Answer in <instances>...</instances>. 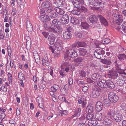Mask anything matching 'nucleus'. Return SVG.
<instances>
[{
    "instance_id": "6ab92c4d",
    "label": "nucleus",
    "mask_w": 126,
    "mask_h": 126,
    "mask_svg": "<svg viewBox=\"0 0 126 126\" xmlns=\"http://www.w3.org/2000/svg\"><path fill=\"white\" fill-rule=\"evenodd\" d=\"M106 86L110 88H113L114 87V85L112 81L110 80L106 81L105 83Z\"/></svg>"
},
{
    "instance_id": "0eeeda50",
    "label": "nucleus",
    "mask_w": 126,
    "mask_h": 126,
    "mask_svg": "<svg viewBox=\"0 0 126 126\" xmlns=\"http://www.w3.org/2000/svg\"><path fill=\"white\" fill-rule=\"evenodd\" d=\"M125 68V64L124 63H122L121 64H118L115 66L116 69V72L119 74H123L124 73V69Z\"/></svg>"
},
{
    "instance_id": "2eb2a0df",
    "label": "nucleus",
    "mask_w": 126,
    "mask_h": 126,
    "mask_svg": "<svg viewBox=\"0 0 126 126\" xmlns=\"http://www.w3.org/2000/svg\"><path fill=\"white\" fill-rule=\"evenodd\" d=\"M86 112L88 113H92L94 111V107L93 105L89 104L87 107Z\"/></svg>"
},
{
    "instance_id": "b1692460",
    "label": "nucleus",
    "mask_w": 126,
    "mask_h": 126,
    "mask_svg": "<svg viewBox=\"0 0 126 126\" xmlns=\"http://www.w3.org/2000/svg\"><path fill=\"white\" fill-rule=\"evenodd\" d=\"M63 0H53V3L57 6H60L63 4Z\"/></svg>"
},
{
    "instance_id": "3c124183",
    "label": "nucleus",
    "mask_w": 126,
    "mask_h": 126,
    "mask_svg": "<svg viewBox=\"0 0 126 126\" xmlns=\"http://www.w3.org/2000/svg\"><path fill=\"white\" fill-rule=\"evenodd\" d=\"M125 79L123 78L122 79H120L118 80V82L119 83V85H123L125 83Z\"/></svg>"
},
{
    "instance_id": "69168bd1",
    "label": "nucleus",
    "mask_w": 126,
    "mask_h": 126,
    "mask_svg": "<svg viewBox=\"0 0 126 126\" xmlns=\"http://www.w3.org/2000/svg\"><path fill=\"white\" fill-rule=\"evenodd\" d=\"M87 102L86 101V99L85 98L84 100L82 102V106L83 108H84L85 107Z\"/></svg>"
},
{
    "instance_id": "1a4fd4ad",
    "label": "nucleus",
    "mask_w": 126,
    "mask_h": 126,
    "mask_svg": "<svg viewBox=\"0 0 126 126\" xmlns=\"http://www.w3.org/2000/svg\"><path fill=\"white\" fill-rule=\"evenodd\" d=\"M101 92L100 89L93 90L90 92V95L92 97H97L99 96Z\"/></svg>"
},
{
    "instance_id": "39448f33",
    "label": "nucleus",
    "mask_w": 126,
    "mask_h": 126,
    "mask_svg": "<svg viewBox=\"0 0 126 126\" xmlns=\"http://www.w3.org/2000/svg\"><path fill=\"white\" fill-rule=\"evenodd\" d=\"M49 48L52 53H53L54 52V49L57 50H61L63 48V44H59L55 43L53 48L52 46H50Z\"/></svg>"
},
{
    "instance_id": "4c0bfd02",
    "label": "nucleus",
    "mask_w": 126,
    "mask_h": 126,
    "mask_svg": "<svg viewBox=\"0 0 126 126\" xmlns=\"http://www.w3.org/2000/svg\"><path fill=\"white\" fill-rule=\"evenodd\" d=\"M59 88V86L57 85H54L51 88V90L54 92H56Z\"/></svg>"
},
{
    "instance_id": "0e129e2a",
    "label": "nucleus",
    "mask_w": 126,
    "mask_h": 126,
    "mask_svg": "<svg viewBox=\"0 0 126 126\" xmlns=\"http://www.w3.org/2000/svg\"><path fill=\"white\" fill-rule=\"evenodd\" d=\"M42 34L45 38H47L49 33L48 32H42Z\"/></svg>"
},
{
    "instance_id": "79ce46f5",
    "label": "nucleus",
    "mask_w": 126,
    "mask_h": 126,
    "mask_svg": "<svg viewBox=\"0 0 126 126\" xmlns=\"http://www.w3.org/2000/svg\"><path fill=\"white\" fill-rule=\"evenodd\" d=\"M77 47H85L86 46V43L84 42H78L77 43Z\"/></svg>"
},
{
    "instance_id": "a19ab883",
    "label": "nucleus",
    "mask_w": 126,
    "mask_h": 126,
    "mask_svg": "<svg viewBox=\"0 0 126 126\" xmlns=\"http://www.w3.org/2000/svg\"><path fill=\"white\" fill-rule=\"evenodd\" d=\"M36 101L38 104L43 103L44 102L43 101V98L40 96L39 95V96L37 98Z\"/></svg>"
},
{
    "instance_id": "72a5a7b5",
    "label": "nucleus",
    "mask_w": 126,
    "mask_h": 126,
    "mask_svg": "<svg viewBox=\"0 0 126 126\" xmlns=\"http://www.w3.org/2000/svg\"><path fill=\"white\" fill-rule=\"evenodd\" d=\"M97 123V121L94 120H89L88 123L87 125L90 126H95Z\"/></svg>"
},
{
    "instance_id": "a878e982",
    "label": "nucleus",
    "mask_w": 126,
    "mask_h": 126,
    "mask_svg": "<svg viewBox=\"0 0 126 126\" xmlns=\"http://www.w3.org/2000/svg\"><path fill=\"white\" fill-rule=\"evenodd\" d=\"M80 27L81 28L88 30L89 25L86 23L82 22L81 23Z\"/></svg>"
},
{
    "instance_id": "f257e3e1",
    "label": "nucleus",
    "mask_w": 126,
    "mask_h": 126,
    "mask_svg": "<svg viewBox=\"0 0 126 126\" xmlns=\"http://www.w3.org/2000/svg\"><path fill=\"white\" fill-rule=\"evenodd\" d=\"M60 21H58L57 19H54L52 22L50 23L49 27L48 28V31L54 33H60L62 31L60 26Z\"/></svg>"
},
{
    "instance_id": "473e14b6",
    "label": "nucleus",
    "mask_w": 126,
    "mask_h": 126,
    "mask_svg": "<svg viewBox=\"0 0 126 126\" xmlns=\"http://www.w3.org/2000/svg\"><path fill=\"white\" fill-rule=\"evenodd\" d=\"M73 5L76 8H78L80 6V4L78 0H71Z\"/></svg>"
},
{
    "instance_id": "20e7f679",
    "label": "nucleus",
    "mask_w": 126,
    "mask_h": 126,
    "mask_svg": "<svg viewBox=\"0 0 126 126\" xmlns=\"http://www.w3.org/2000/svg\"><path fill=\"white\" fill-rule=\"evenodd\" d=\"M113 116V118L115 121L117 122H119L123 120L124 117V116L122 113L119 112L117 110Z\"/></svg>"
},
{
    "instance_id": "603ef678",
    "label": "nucleus",
    "mask_w": 126,
    "mask_h": 126,
    "mask_svg": "<svg viewBox=\"0 0 126 126\" xmlns=\"http://www.w3.org/2000/svg\"><path fill=\"white\" fill-rule=\"evenodd\" d=\"M63 39V38L62 36L58 37L57 38L56 43L59 44H63L62 41Z\"/></svg>"
},
{
    "instance_id": "7ed1b4c3",
    "label": "nucleus",
    "mask_w": 126,
    "mask_h": 126,
    "mask_svg": "<svg viewBox=\"0 0 126 126\" xmlns=\"http://www.w3.org/2000/svg\"><path fill=\"white\" fill-rule=\"evenodd\" d=\"M116 20L115 24L118 26L116 28V29L118 30H120L121 26L120 24L122 23L123 21V16L122 15H117L115 17Z\"/></svg>"
},
{
    "instance_id": "4468645a",
    "label": "nucleus",
    "mask_w": 126,
    "mask_h": 126,
    "mask_svg": "<svg viewBox=\"0 0 126 126\" xmlns=\"http://www.w3.org/2000/svg\"><path fill=\"white\" fill-rule=\"evenodd\" d=\"M56 36L53 34L50 35L48 37L49 43L51 45L53 44L55 42Z\"/></svg>"
},
{
    "instance_id": "a211bd4d",
    "label": "nucleus",
    "mask_w": 126,
    "mask_h": 126,
    "mask_svg": "<svg viewBox=\"0 0 126 126\" xmlns=\"http://www.w3.org/2000/svg\"><path fill=\"white\" fill-rule=\"evenodd\" d=\"M106 80H102L101 81H98L97 83V85L100 87L105 88L106 86L105 84Z\"/></svg>"
},
{
    "instance_id": "4be33fe9",
    "label": "nucleus",
    "mask_w": 126,
    "mask_h": 126,
    "mask_svg": "<svg viewBox=\"0 0 126 126\" xmlns=\"http://www.w3.org/2000/svg\"><path fill=\"white\" fill-rule=\"evenodd\" d=\"M43 64L44 65H46L48 66L49 65V62H48L47 56H44L42 58Z\"/></svg>"
},
{
    "instance_id": "c03bdc74",
    "label": "nucleus",
    "mask_w": 126,
    "mask_h": 126,
    "mask_svg": "<svg viewBox=\"0 0 126 126\" xmlns=\"http://www.w3.org/2000/svg\"><path fill=\"white\" fill-rule=\"evenodd\" d=\"M55 8L52 6H50L48 7L46 9V12L49 13L55 10Z\"/></svg>"
},
{
    "instance_id": "37998d69",
    "label": "nucleus",
    "mask_w": 126,
    "mask_h": 126,
    "mask_svg": "<svg viewBox=\"0 0 126 126\" xmlns=\"http://www.w3.org/2000/svg\"><path fill=\"white\" fill-rule=\"evenodd\" d=\"M108 59H106L103 60L104 63L107 64H110L111 63L110 61V57H108V58L107 57Z\"/></svg>"
},
{
    "instance_id": "9b49d317",
    "label": "nucleus",
    "mask_w": 126,
    "mask_h": 126,
    "mask_svg": "<svg viewBox=\"0 0 126 126\" xmlns=\"http://www.w3.org/2000/svg\"><path fill=\"white\" fill-rule=\"evenodd\" d=\"M61 21L63 25L67 24L69 22V17L67 15H65L62 16L61 19Z\"/></svg>"
},
{
    "instance_id": "f704fd0d",
    "label": "nucleus",
    "mask_w": 126,
    "mask_h": 126,
    "mask_svg": "<svg viewBox=\"0 0 126 126\" xmlns=\"http://www.w3.org/2000/svg\"><path fill=\"white\" fill-rule=\"evenodd\" d=\"M117 57L120 61H123L125 59H126V55L125 54H119L118 55Z\"/></svg>"
},
{
    "instance_id": "09e8293b",
    "label": "nucleus",
    "mask_w": 126,
    "mask_h": 126,
    "mask_svg": "<svg viewBox=\"0 0 126 126\" xmlns=\"http://www.w3.org/2000/svg\"><path fill=\"white\" fill-rule=\"evenodd\" d=\"M8 78L9 84H11L12 81V75L10 73H8Z\"/></svg>"
},
{
    "instance_id": "2f4dec72",
    "label": "nucleus",
    "mask_w": 126,
    "mask_h": 126,
    "mask_svg": "<svg viewBox=\"0 0 126 126\" xmlns=\"http://www.w3.org/2000/svg\"><path fill=\"white\" fill-rule=\"evenodd\" d=\"M68 113V111L66 110H60L59 112V115L60 116H64Z\"/></svg>"
},
{
    "instance_id": "58836bf2",
    "label": "nucleus",
    "mask_w": 126,
    "mask_h": 126,
    "mask_svg": "<svg viewBox=\"0 0 126 126\" xmlns=\"http://www.w3.org/2000/svg\"><path fill=\"white\" fill-rule=\"evenodd\" d=\"M103 123L105 125H111V120L108 118H106L103 121Z\"/></svg>"
},
{
    "instance_id": "6e6d98bb",
    "label": "nucleus",
    "mask_w": 126,
    "mask_h": 126,
    "mask_svg": "<svg viewBox=\"0 0 126 126\" xmlns=\"http://www.w3.org/2000/svg\"><path fill=\"white\" fill-rule=\"evenodd\" d=\"M49 16L51 18H54L57 16V14L55 12H53L50 14Z\"/></svg>"
},
{
    "instance_id": "f8f14e48",
    "label": "nucleus",
    "mask_w": 126,
    "mask_h": 126,
    "mask_svg": "<svg viewBox=\"0 0 126 126\" xmlns=\"http://www.w3.org/2000/svg\"><path fill=\"white\" fill-rule=\"evenodd\" d=\"M117 110L115 109H110L109 110L107 113V115L110 118H113L115 113L117 112Z\"/></svg>"
},
{
    "instance_id": "f03ea898",
    "label": "nucleus",
    "mask_w": 126,
    "mask_h": 126,
    "mask_svg": "<svg viewBox=\"0 0 126 126\" xmlns=\"http://www.w3.org/2000/svg\"><path fill=\"white\" fill-rule=\"evenodd\" d=\"M77 56L78 54L75 51L71 49H69L66 50L64 58L67 61L70 60L71 58L76 57Z\"/></svg>"
},
{
    "instance_id": "c9c22d12",
    "label": "nucleus",
    "mask_w": 126,
    "mask_h": 126,
    "mask_svg": "<svg viewBox=\"0 0 126 126\" xmlns=\"http://www.w3.org/2000/svg\"><path fill=\"white\" fill-rule=\"evenodd\" d=\"M111 102V100L109 99H105L103 101L104 104L106 107H108L110 106Z\"/></svg>"
},
{
    "instance_id": "5701e85b",
    "label": "nucleus",
    "mask_w": 126,
    "mask_h": 126,
    "mask_svg": "<svg viewBox=\"0 0 126 126\" xmlns=\"http://www.w3.org/2000/svg\"><path fill=\"white\" fill-rule=\"evenodd\" d=\"M94 119L98 121L101 120L103 118L102 114L101 113H97L94 116Z\"/></svg>"
},
{
    "instance_id": "13d9d810",
    "label": "nucleus",
    "mask_w": 126,
    "mask_h": 126,
    "mask_svg": "<svg viewBox=\"0 0 126 126\" xmlns=\"http://www.w3.org/2000/svg\"><path fill=\"white\" fill-rule=\"evenodd\" d=\"M86 98V97L84 96H82L81 98L79 99L78 100L79 104H80Z\"/></svg>"
},
{
    "instance_id": "f3484780",
    "label": "nucleus",
    "mask_w": 126,
    "mask_h": 126,
    "mask_svg": "<svg viewBox=\"0 0 126 126\" xmlns=\"http://www.w3.org/2000/svg\"><path fill=\"white\" fill-rule=\"evenodd\" d=\"M92 79L95 81H99L101 77V76L97 73H94L92 76Z\"/></svg>"
},
{
    "instance_id": "a18cd8bd",
    "label": "nucleus",
    "mask_w": 126,
    "mask_h": 126,
    "mask_svg": "<svg viewBox=\"0 0 126 126\" xmlns=\"http://www.w3.org/2000/svg\"><path fill=\"white\" fill-rule=\"evenodd\" d=\"M33 55L36 61L37 62H39L40 61V59L37 53L36 52V53L35 54L33 53Z\"/></svg>"
},
{
    "instance_id": "49530a36",
    "label": "nucleus",
    "mask_w": 126,
    "mask_h": 126,
    "mask_svg": "<svg viewBox=\"0 0 126 126\" xmlns=\"http://www.w3.org/2000/svg\"><path fill=\"white\" fill-rule=\"evenodd\" d=\"M121 26V28L120 30L121 29L124 32L126 33V22L123 23ZM119 31H120V30Z\"/></svg>"
},
{
    "instance_id": "aec40b11",
    "label": "nucleus",
    "mask_w": 126,
    "mask_h": 126,
    "mask_svg": "<svg viewBox=\"0 0 126 126\" xmlns=\"http://www.w3.org/2000/svg\"><path fill=\"white\" fill-rule=\"evenodd\" d=\"M52 4L50 2L46 1L43 2L41 6L42 8H47L50 6H51Z\"/></svg>"
},
{
    "instance_id": "6e6552de",
    "label": "nucleus",
    "mask_w": 126,
    "mask_h": 126,
    "mask_svg": "<svg viewBox=\"0 0 126 126\" xmlns=\"http://www.w3.org/2000/svg\"><path fill=\"white\" fill-rule=\"evenodd\" d=\"M104 52L102 49H96L94 52L95 57L97 59H101V56L104 54Z\"/></svg>"
},
{
    "instance_id": "423d86ee",
    "label": "nucleus",
    "mask_w": 126,
    "mask_h": 126,
    "mask_svg": "<svg viewBox=\"0 0 126 126\" xmlns=\"http://www.w3.org/2000/svg\"><path fill=\"white\" fill-rule=\"evenodd\" d=\"M108 98L113 102H116L119 99L118 96L116 95L115 93L113 92H110L108 95Z\"/></svg>"
},
{
    "instance_id": "e433bc0d",
    "label": "nucleus",
    "mask_w": 126,
    "mask_h": 126,
    "mask_svg": "<svg viewBox=\"0 0 126 126\" xmlns=\"http://www.w3.org/2000/svg\"><path fill=\"white\" fill-rule=\"evenodd\" d=\"M81 110L80 108H79L78 109L74 111V112L77 117H79L81 114Z\"/></svg>"
},
{
    "instance_id": "dca6fc26",
    "label": "nucleus",
    "mask_w": 126,
    "mask_h": 126,
    "mask_svg": "<svg viewBox=\"0 0 126 126\" xmlns=\"http://www.w3.org/2000/svg\"><path fill=\"white\" fill-rule=\"evenodd\" d=\"M98 17L99 19L101 22L105 26L108 25V23L106 20L102 16L98 15Z\"/></svg>"
},
{
    "instance_id": "680f3d73",
    "label": "nucleus",
    "mask_w": 126,
    "mask_h": 126,
    "mask_svg": "<svg viewBox=\"0 0 126 126\" xmlns=\"http://www.w3.org/2000/svg\"><path fill=\"white\" fill-rule=\"evenodd\" d=\"M64 72V70H60L59 72V73L60 75L62 76L63 77H64L65 76Z\"/></svg>"
},
{
    "instance_id": "338daca9",
    "label": "nucleus",
    "mask_w": 126,
    "mask_h": 126,
    "mask_svg": "<svg viewBox=\"0 0 126 126\" xmlns=\"http://www.w3.org/2000/svg\"><path fill=\"white\" fill-rule=\"evenodd\" d=\"M68 83L69 85L73 84V79L72 78H69Z\"/></svg>"
},
{
    "instance_id": "ddd939ff",
    "label": "nucleus",
    "mask_w": 126,
    "mask_h": 126,
    "mask_svg": "<svg viewBox=\"0 0 126 126\" xmlns=\"http://www.w3.org/2000/svg\"><path fill=\"white\" fill-rule=\"evenodd\" d=\"M103 107V104L101 102L99 101L96 102L95 105V108L97 111H100L102 110Z\"/></svg>"
},
{
    "instance_id": "bf43d9fd",
    "label": "nucleus",
    "mask_w": 126,
    "mask_h": 126,
    "mask_svg": "<svg viewBox=\"0 0 126 126\" xmlns=\"http://www.w3.org/2000/svg\"><path fill=\"white\" fill-rule=\"evenodd\" d=\"M83 60V59L81 58H78L74 60V61L75 62H76L77 63H79L82 62Z\"/></svg>"
},
{
    "instance_id": "c85d7f7f",
    "label": "nucleus",
    "mask_w": 126,
    "mask_h": 126,
    "mask_svg": "<svg viewBox=\"0 0 126 126\" xmlns=\"http://www.w3.org/2000/svg\"><path fill=\"white\" fill-rule=\"evenodd\" d=\"M63 35L64 38L69 39L70 38L71 34L69 32L67 31L64 32Z\"/></svg>"
},
{
    "instance_id": "bb28decb",
    "label": "nucleus",
    "mask_w": 126,
    "mask_h": 126,
    "mask_svg": "<svg viewBox=\"0 0 126 126\" xmlns=\"http://www.w3.org/2000/svg\"><path fill=\"white\" fill-rule=\"evenodd\" d=\"M54 9L59 14L63 15L64 13V11L63 10L60 8L56 7Z\"/></svg>"
},
{
    "instance_id": "052dcab7",
    "label": "nucleus",
    "mask_w": 126,
    "mask_h": 126,
    "mask_svg": "<svg viewBox=\"0 0 126 126\" xmlns=\"http://www.w3.org/2000/svg\"><path fill=\"white\" fill-rule=\"evenodd\" d=\"M80 10L83 13H85L87 11V8L83 6H81V7Z\"/></svg>"
},
{
    "instance_id": "cd10ccee",
    "label": "nucleus",
    "mask_w": 126,
    "mask_h": 126,
    "mask_svg": "<svg viewBox=\"0 0 126 126\" xmlns=\"http://www.w3.org/2000/svg\"><path fill=\"white\" fill-rule=\"evenodd\" d=\"M79 54L81 56H84L87 54V51L86 49L83 48H80L79 51Z\"/></svg>"
},
{
    "instance_id": "8fccbe9b",
    "label": "nucleus",
    "mask_w": 126,
    "mask_h": 126,
    "mask_svg": "<svg viewBox=\"0 0 126 126\" xmlns=\"http://www.w3.org/2000/svg\"><path fill=\"white\" fill-rule=\"evenodd\" d=\"M31 43L30 41H27L26 44V46L27 49H29L31 47Z\"/></svg>"
},
{
    "instance_id": "7c9ffc66",
    "label": "nucleus",
    "mask_w": 126,
    "mask_h": 126,
    "mask_svg": "<svg viewBox=\"0 0 126 126\" xmlns=\"http://www.w3.org/2000/svg\"><path fill=\"white\" fill-rule=\"evenodd\" d=\"M71 13L73 15L79 16L80 15V12L79 9L78 8H76L74 9Z\"/></svg>"
},
{
    "instance_id": "774afa93",
    "label": "nucleus",
    "mask_w": 126,
    "mask_h": 126,
    "mask_svg": "<svg viewBox=\"0 0 126 126\" xmlns=\"http://www.w3.org/2000/svg\"><path fill=\"white\" fill-rule=\"evenodd\" d=\"M118 61L115 58H114L113 60V62L114 63L115 66H117L118 64Z\"/></svg>"
},
{
    "instance_id": "de8ad7c7",
    "label": "nucleus",
    "mask_w": 126,
    "mask_h": 126,
    "mask_svg": "<svg viewBox=\"0 0 126 126\" xmlns=\"http://www.w3.org/2000/svg\"><path fill=\"white\" fill-rule=\"evenodd\" d=\"M110 41V39L106 38L102 40L101 41V43L103 44H107L109 43Z\"/></svg>"
},
{
    "instance_id": "ea45409f",
    "label": "nucleus",
    "mask_w": 126,
    "mask_h": 126,
    "mask_svg": "<svg viewBox=\"0 0 126 126\" xmlns=\"http://www.w3.org/2000/svg\"><path fill=\"white\" fill-rule=\"evenodd\" d=\"M71 21L72 23L76 25L78 23L79 20L75 18L72 17L71 19Z\"/></svg>"
},
{
    "instance_id": "9d476101",
    "label": "nucleus",
    "mask_w": 126,
    "mask_h": 126,
    "mask_svg": "<svg viewBox=\"0 0 126 126\" xmlns=\"http://www.w3.org/2000/svg\"><path fill=\"white\" fill-rule=\"evenodd\" d=\"M118 72H116V71L110 70L107 74V76L109 78L113 79L118 76Z\"/></svg>"
},
{
    "instance_id": "5fc2aeb1",
    "label": "nucleus",
    "mask_w": 126,
    "mask_h": 126,
    "mask_svg": "<svg viewBox=\"0 0 126 126\" xmlns=\"http://www.w3.org/2000/svg\"><path fill=\"white\" fill-rule=\"evenodd\" d=\"M87 75L86 72L83 70L81 71L79 73V76L81 77H85Z\"/></svg>"
},
{
    "instance_id": "412c9836",
    "label": "nucleus",
    "mask_w": 126,
    "mask_h": 126,
    "mask_svg": "<svg viewBox=\"0 0 126 126\" xmlns=\"http://www.w3.org/2000/svg\"><path fill=\"white\" fill-rule=\"evenodd\" d=\"M39 18L40 20L44 22L45 21L48 20L49 17L47 15H44L40 16Z\"/></svg>"
},
{
    "instance_id": "e2e57ef3",
    "label": "nucleus",
    "mask_w": 126,
    "mask_h": 126,
    "mask_svg": "<svg viewBox=\"0 0 126 126\" xmlns=\"http://www.w3.org/2000/svg\"><path fill=\"white\" fill-rule=\"evenodd\" d=\"M76 34V37L77 38H81L82 37V34L80 33L77 32Z\"/></svg>"
},
{
    "instance_id": "864d4df0",
    "label": "nucleus",
    "mask_w": 126,
    "mask_h": 126,
    "mask_svg": "<svg viewBox=\"0 0 126 126\" xmlns=\"http://www.w3.org/2000/svg\"><path fill=\"white\" fill-rule=\"evenodd\" d=\"M18 78L20 80L24 79V75L21 72H20L18 74Z\"/></svg>"
},
{
    "instance_id": "4d7b16f0",
    "label": "nucleus",
    "mask_w": 126,
    "mask_h": 126,
    "mask_svg": "<svg viewBox=\"0 0 126 126\" xmlns=\"http://www.w3.org/2000/svg\"><path fill=\"white\" fill-rule=\"evenodd\" d=\"M94 116V115L93 114H88L86 116V118L88 120L91 119L93 118Z\"/></svg>"
},
{
    "instance_id": "c756f323",
    "label": "nucleus",
    "mask_w": 126,
    "mask_h": 126,
    "mask_svg": "<svg viewBox=\"0 0 126 126\" xmlns=\"http://www.w3.org/2000/svg\"><path fill=\"white\" fill-rule=\"evenodd\" d=\"M89 19L90 22L92 23L96 22L97 20L96 17L94 15H91L89 17Z\"/></svg>"
},
{
    "instance_id": "393cba45",
    "label": "nucleus",
    "mask_w": 126,
    "mask_h": 126,
    "mask_svg": "<svg viewBox=\"0 0 126 126\" xmlns=\"http://www.w3.org/2000/svg\"><path fill=\"white\" fill-rule=\"evenodd\" d=\"M32 26L30 22L27 20V30L29 32H31L33 30Z\"/></svg>"
}]
</instances>
